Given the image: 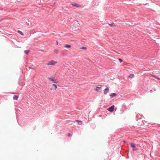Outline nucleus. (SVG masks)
Returning a JSON list of instances; mask_svg holds the SVG:
<instances>
[{"label": "nucleus", "mask_w": 160, "mask_h": 160, "mask_svg": "<svg viewBox=\"0 0 160 160\" xmlns=\"http://www.w3.org/2000/svg\"><path fill=\"white\" fill-rule=\"evenodd\" d=\"M48 79L51 81L53 83H57L58 82L56 80L54 79V78L52 77H48Z\"/></svg>", "instance_id": "obj_1"}, {"label": "nucleus", "mask_w": 160, "mask_h": 160, "mask_svg": "<svg viewBox=\"0 0 160 160\" xmlns=\"http://www.w3.org/2000/svg\"><path fill=\"white\" fill-rule=\"evenodd\" d=\"M56 63L57 62H55L53 60H52V61L49 62L47 64V65H53Z\"/></svg>", "instance_id": "obj_2"}, {"label": "nucleus", "mask_w": 160, "mask_h": 160, "mask_svg": "<svg viewBox=\"0 0 160 160\" xmlns=\"http://www.w3.org/2000/svg\"><path fill=\"white\" fill-rule=\"evenodd\" d=\"M114 106L112 105L109 108L107 109L110 112H112L114 111Z\"/></svg>", "instance_id": "obj_3"}, {"label": "nucleus", "mask_w": 160, "mask_h": 160, "mask_svg": "<svg viewBox=\"0 0 160 160\" xmlns=\"http://www.w3.org/2000/svg\"><path fill=\"white\" fill-rule=\"evenodd\" d=\"M102 87V85H98L95 88L94 90L97 92Z\"/></svg>", "instance_id": "obj_4"}, {"label": "nucleus", "mask_w": 160, "mask_h": 160, "mask_svg": "<svg viewBox=\"0 0 160 160\" xmlns=\"http://www.w3.org/2000/svg\"><path fill=\"white\" fill-rule=\"evenodd\" d=\"M130 144L131 145V146L133 148L132 149V150L133 151H135V150H137V149L136 148H135L136 147V146L133 143H130Z\"/></svg>", "instance_id": "obj_5"}, {"label": "nucleus", "mask_w": 160, "mask_h": 160, "mask_svg": "<svg viewBox=\"0 0 160 160\" xmlns=\"http://www.w3.org/2000/svg\"><path fill=\"white\" fill-rule=\"evenodd\" d=\"M109 91V89L107 87V88L105 89L104 90V94H106Z\"/></svg>", "instance_id": "obj_6"}, {"label": "nucleus", "mask_w": 160, "mask_h": 160, "mask_svg": "<svg viewBox=\"0 0 160 160\" xmlns=\"http://www.w3.org/2000/svg\"><path fill=\"white\" fill-rule=\"evenodd\" d=\"M18 96L14 95L13 97V99L14 100H17L18 98Z\"/></svg>", "instance_id": "obj_7"}, {"label": "nucleus", "mask_w": 160, "mask_h": 160, "mask_svg": "<svg viewBox=\"0 0 160 160\" xmlns=\"http://www.w3.org/2000/svg\"><path fill=\"white\" fill-rule=\"evenodd\" d=\"M72 6H76L77 7H79L80 6V5H79V4H76L75 3H74L72 4Z\"/></svg>", "instance_id": "obj_8"}, {"label": "nucleus", "mask_w": 160, "mask_h": 160, "mask_svg": "<svg viewBox=\"0 0 160 160\" xmlns=\"http://www.w3.org/2000/svg\"><path fill=\"white\" fill-rule=\"evenodd\" d=\"M116 95H117V94L116 93H112V94H111L110 95V96L111 98H112L114 96H116Z\"/></svg>", "instance_id": "obj_9"}, {"label": "nucleus", "mask_w": 160, "mask_h": 160, "mask_svg": "<svg viewBox=\"0 0 160 160\" xmlns=\"http://www.w3.org/2000/svg\"><path fill=\"white\" fill-rule=\"evenodd\" d=\"M64 47L67 48H70L71 47V46L69 44H66Z\"/></svg>", "instance_id": "obj_10"}, {"label": "nucleus", "mask_w": 160, "mask_h": 160, "mask_svg": "<svg viewBox=\"0 0 160 160\" xmlns=\"http://www.w3.org/2000/svg\"><path fill=\"white\" fill-rule=\"evenodd\" d=\"M77 121L78 122V124L79 125H80L82 124V122L81 121H79L78 120H77Z\"/></svg>", "instance_id": "obj_11"}, {"label": "nucleus", "mask_w": 160, "mask_h": 160, "mask_svg": "<svg viewBox=\"0 0 160 160\" xmlns=\"http://www.w3.org/2000/svg\"><path fill=\"white\" fill-rule=\"evenodd\" d=\"M28 69H35V67L33 65H32V66L29 67H28Z\"/></svg>", "instance_id": "obj_12"}, {"label": "nucleus", "mask_w": 160, "mask_h": 160, "mask_svg": "<svg viewBox=\"0 0 160 160\" xmlns=\"http://www.w3.org/2000/svg\"><path fill=\"white\" fill-rule=\"evenodd\" d=\"M153 77H154L155 78H156L158 80H160V78H159L158 76H157L153 75Z\"/></svg>", "instance_id": "obj_13"}, {"label": "nucleus", "mask_w": 160, "mask_h": 160, "mask_svg": "<svg viewBox=\"0 0 160 160\" xmlns=\"http://www.w3.org/2000/svg\"><path fill=\"white\" fill-rule=\"evenodd\" d=\"M18 33H20L21 35H24V34H23V33L22 31H20L18 30Z\"/></svg>", "instance_id": "obj_14"}, {"label": "nucleus", "mask_w": 160, "mask_h": 160, "mask_svg": "<svg viewBox=\"0 0 160 160\" xmlns=\"http://www.w3.org/2000/svg\"><path fill=\"white\" fill-rule=\"evenodd\" d=\"M54 52L55 53H56V54H58V49H56L54 50Z\"/></svg>", "instance_id": "obj_15"}, {"label": "nucleus", "mask_w": 160, "mask_h": 160, "mask_svg": "<svg viewBox=\"0 0 160 160\" xmlns=\"http://www.w3.org/2000/svg\"><path fill=\"white\" fill-rule=\"evenodd\" d=\"M29 51H29V50H25V51H24V52H25V53L26 54H28L29 52Z\"/></svg>", "instance_id": "obj_16"}, {"label": "nucleus", "mask_w": 160, "mask_h": 160, "mask_svg": "<svg viewBox=\"0 0 160 160\" xmlns=\"http://www.w3.org/2000/svg\"><path fill=\"white\" fill-rule=\"evenodd\" d=\"M109 25L111 27H112L114 26V24L113 23H112L111 24H109Z\"/></svg>", "instance_id": "obj_17"}, {"label": "nucleus", "mask_w": 160, "mask_h": 160, "mask_svg": "<svg viewBox=\"0 0 160 160\" xmlns=\"http://www.w3.org/2000/svg\"><path fill=\"white\" fill-rule=\"evenodd\" d=\"M129 77H130V78H132L133 77H134V75L133 74H130V76H129Z\"/></svg>", "instance_id": "obj_18"}, {"label": "nucleus", "mask_w": 160, "mask_h": 160, "mask_svg": "<svg viewBox=\"0 0 160 160\" xmlns=\"http://www.w3.org/2000/svg\"><path fill=\"white\" fill-rule=\"evenodd\" d=\"M52 85L55 88V89L57 88V87L55 84H52Z\"/></svg>", "instance_id": "obj_19"}, {"label": "nucleus", "mask_w": 160, "mask_h": 160, "mask_svg": "<svg viewBox=\"0 0 160 160\" xmlns=\"http://www.w3.org/2000/svg\"><path fill=\"white\" fill-rule=\"evenodd\" d=\"M81 48L83 49H86L87 48L85 47H82Z\"/></svg>", "instance_id": "obj_20"}, {"label": "nucleus", "mask_w": 160, "mask_h": 160, "mask_svg": "<svg viewBox=\"0 0 160 160\" xmlns=\"http://www.w3.org/2000/svg\"><path fill=\"white\" fill-rule=\"evenodd\" d=\"M118 60L120 62H121L122 61V60L120 58H118Z\"/></svg>", "instance_id": "obj_21"}, {"label": "nucleus", "mask_w": 160, "mask_h": 160, "mask_svg": "<svg viewBox=\"0 0 160 160\" xmlns=\"http://www.w3.org/2000/svg\"><path fill=\"white\" fill-rule=\"evenodd\" d=\"M70 135H71V134L70 133H68V137H70Z\"/></svg>", "instance_id": "obj_22"}, {"label": "nucleus", "mask_w": 160, "mask_h": 160, "mask_svg": "<svg viewBox=\"0 0 160 160\" xmlns=\"http://www.w3.org/2000/svg\"><path fill=\"white\" fill-rule=\"evenodd\" d=\"M58 41H56V44L58 45Z\"/></svg>", "instance_id": "obj_23"}, {"label": "nucleus", "mask_w": 160, "mask_h": 160, "mask_svg": "<svg viewBox=\"0 0 160 160\" xmlns=\"http://www.w3.org/2000/svg\"><path fill=\"white\" fill-rule=\"evenodd\" d=\"M51 90H52V89H51Z\"/></svg>", "instance_id": "obj_24"}]
</instances>
